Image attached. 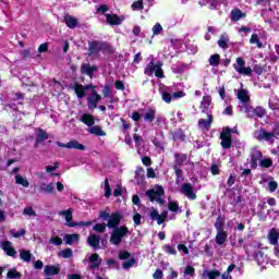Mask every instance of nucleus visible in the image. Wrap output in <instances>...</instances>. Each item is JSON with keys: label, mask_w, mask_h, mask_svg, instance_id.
Segmentation results:
<instances>
[{"label": "nucleus", "mask_w": 279, "mask_h": 279, "mask_svg": "<svg viewBox=\"0 0 279 279\" xmlns=\"http://www.w3.org/2000/svg\"><path fill=\"white\" fill-rule=\"evenodd\" d=\"M64 23L70 29H75V27H77L78 21L75 16L66 14L64 15Z\"/></svg>", "instance_id": "412c9836"}, {"label": "nucleus", "mask_w": 279, "mask_h": 279, "mask_svg": "<svg viewBox=\"0 0 279 279\" xmlns=\"http://www.w3.org/2000/svg\"><path fill=\"white\" fill-rule=\"evenodd\" d=\"M100 265H101V258L99 257V254L94 253L89 257V268L90 269H99Z\"/></svg>", "instance_id": "a211bd4d"}, {"label": "nucleus", "mask_w": 279, "mask_h": 279, "mask_svg": "<svg viewBox=\"0 0 279 279\" xmlns=\"http://www.w3.org/2000/svg\"><path fill=\"white\" fill-rule=\"evenodd\" d=\"M210 104H213V99L210 98V96H204L199 106L201 110L203 112L208 110V108L210 107Z\"/></svg>", "instance_id": "473e14b6"}, {"label": "nucleus", "mask_w": 279, "mask_h": 279, "mask_svg": "<svg viewBox=\"0 0 279 279\" xmlns=\"http://www.w3.org/2000/svg\"><path fill=\"white\" fill-rule=\"evenodd\" d=\"M15 183L20 184L21 186H24V189H27L29 186V181H27L23 175L16 174L15 175Z\"/></svg>", "instance_id": "ea45409f"}, {"label": "nucleus", "mask_w": 279, "mask_h": 279, "mask_svg": "<svg viewBox=\"0 0 279 279\" xmlns=\"http://www.w3.org/2000/svg\"><path fill=\"white\" fill-rule=\"evenodd\" d=\"M101 101V95L97 94V92H94L88 98H87V106L89 110H95L97 108V104Z\"/></svg>", "instance_id": "9d476101"}, {"label": "nucleus", "mask_w": 279, "mask_h": 279, "mask_svg": "<svg viewBox=\"0 0 279 279\" xmlns=\"http://www.w3.org/2000/svg\"><path fill=\"white\" fill-rule=\"evenodd\" d=\"M159 95L161 96V99L165 101V104H171V101L186 97V93L182 90L173 92V87L165 85L159 87Z\"/></svg>", "instance_id": "f257e3e1"}, {"label": "nucleus", "mask_w": 279, "mask_h": 279, "mask_svg": "<svg viewBox=\"0 0 279 279\" xmlns=\"http://www.w3.org/2000/svg\"><path fill=\"white\" fill-rule=\"evenodd\" d=\"M267 238H268L270 245H278L279 230L276 228L270 229Z\"/></svg>", "instance_id": "2eb2a0df"}, {"label": "nucleus", "mask_w": 279, "mask_h": 279, "mask_svg": "<svg viewBox=\"0 0 279 279\" xmlns=\"http://www.w3.org/2000/svg\"><path fill=\"white\" fill-rule=\"evenodd\" d=\"M68 149H78L80 151H84L85 147L77 141L73 140L68 143Z\"/></svg>", "instance_id": "e433bc0d"}, {"label": "nucleus", "mask_w": 279, "mask_h": 279, "mask_svg": "<svg viewBox=\"0 0 279 279\" xmlns=\"http://www.w3.org/2000/svg\"><path fill=\"white\" fill-rule=\"evenodd\" d=\"M8 278H21V272H19L16 269H11L8 271L7 275Z\"/></svg>", "instance_id": "864d4df0"}, {"label": "nucleus", "mask_w": 279, "mask_h": 279, "mask_svg": "<svg viewBox=\"0 0 279 279\" xmlns=\"http://www.w3.org/2000/svg\"><path fill=\"white\" fill-rule=\"evenodd\" d=\"M63 241L66 243V245H73V243H77V241H80V235L77 233L65 234Z\"/></svg>", "instance_id": "bb28decb"}, {"label": "nucleus", "mask_w": 279, "mask_h": 279, "mask_svg": "<svg viewBox=\"0 0 279 279\" xmlns=\"http://www.w3.org/2000/svg\"><path fill=\"white\" fill-rule=\"evenodd\" d=\"M131 8H132V10H143V8H144L143 0H137V1L133 2Z\"/></svg>", "instance_id": "6e6d98bb"}, {"label": "nucleus", "mask_w": 279, "mask_h": 279, "mask_svg": "<svg viewBox=\"0 0 279 279\" xmlns=\"http://www.w3.org/2000/svg\"><path fill=\"white\" fill-rule=\"evenodd\" d=\"M99 241H100V238L99 235H96V234H90L87 238V243L88 245H90V247H97L99 245Z\"/></svg>", "instance_id": "f704fd0d"}, {"label": "nucleus", "mask_w": 279, "mask_h": 279, "mask_svg": "<svg viewBox=\"0 0 279 279\" xmlns=\"http://www.w3.org/2000/svg\"><path fill=\"white\" fill-rule=\"evenodd\" d=\"M11 236L14 239H20V236H25V229H21L20 231L15 232L14 230L10 231Z\"/></svg>", "instance_id": "3c124183"}, {"label": "nucleus", "mask_w": 279, "mask_h": 279, "mask_svg": "<svg viewBox=\"0 0 279 279\" xmlns=\"http://www.w3.org/2000/svg\"><path fill=\"white\" fill-rule=\"evenodd\" d=\"M154 119H156V110L149 109L148 111H146L144 116V121H146L147 123H151Z\"/></svg>", "instance_id": "58836bf2"}, {"label": "nucleus", "mask_w": 279, "mask_h": 279, "mask_svg": "<svg viewBox=\"0 0 279 279\" xmlns=\"http://www.w3.org/2000/svg\"><path fill=\"white\" fill-rule=\"evenodd\" d=\"M119 223H121V215L120 214H112L109 219H108V223L107 226L109 228H117V226H119Z\"/></svg>", "instance_id": "aec40b11"}, {"label": "nucleus", "mask_w": 279, "mask_h": 279, "mask_svg": "<svg viewBox=\"0 0 279 279\" xmlns=\"http://www.w3.org/2000/svg\"><path fill=\"white\" fill-rule=\"evenodd\" d=\"M57 169H60V163L56 161L52 165L46 167V172L50 173L52 177L56 175L58 178L60 173L56 172Z\"/></svg>", "instance_id": "7c9ffc66"}, {"label": "nucleus", "mask_w": 279, "mask_h": 279, "mask_svg": "<svg viewBox=\"0 0 279 279\" xmlns=\"http://www.w3.org/2000/svg\"><path fill=\"white\" fill-rule=\"evenodd\" d=\"M143 219V217L141 216V214H135L133 216V221L135 226H138L141 223V220Z\"/></svg>", "instance_id": "338daca9"}, {"label": "nucleus", "mask_w": 279, "mask_h": 279, "mask_svg": "<svg viewBox=\"0 0 279 279\" xmlns=\"http://www.w3.org/2000/svg\"><path fill=\"white\" fill-rule=\"evenodd\" d=\"M136 263V259L131 258L123 263L122 267L123 269H130V267H134V264Z\"/></svg>", "instance_id": "4d7b16f0"}, {"label": "nucleus", "mask_w": 279, "mask_h": 279, "mask_svg": "<svg viewBox=\"0 0 279 279\" xmlns=\"http://www.w3.org/2000/svg\"><path fill=\"white\" fill-rule=\"evenodd\" d=\"M263 158V153L260 150H255L251 158V165L252 167H258V160Z\"/></svg>", "instance_id": "72a5a7b5"}, {"label": "nucleus", "mask_w": 279, "mask_h": 279, "mask_svg": "<svg viewBox=\"0 0 279 279\" xmlns=\"http://www.w3.org/2000/svg\"><path fill=\"white\" fill-rule=\"evenodd\" d=\"M44 272L46 276H58L60 274V266L47 265L45 266Z\"/></svg>", "instance_id": "4be33fe9"}, {"label": "nucleus", "mask_w": 279, "mask_h": 279, "mask_svg": "<svg viewBox=\"0 0 279 279\" xmlns=\"http://www.w3.org/2000/svg\"><path fill=\"white\" fill-rule=\"evenodd\" d=\"M241 19H245V13H243L239 9H234L231 11V21L236 22L241 21Z\"/></svg>", "instance_id": "2f4dec72"}, {"label": "nucleus", "mask_w": 279, "mask_h": 279, "mask_svg": "<svg viewBox=\"0 0 279 279\" xmlns=\"http://www.w3.org/2000/svg\"><path fill=\"white\" fill-rule=\"evenodd\" d=\"M234 71L240 75L250 76L252 75V68L245 66V60L243 58L238 57L235 59V63L233 64Z\"/></svg>", "instance_id": "423d86ee"}, {"label": "nucleus", "mask_w": 279, "mask_h": 279, "mask_svg": "<svg viewBox=\"0 0 279 279\" xmlns=\"http://www.w3.org/2000/svg\"><path fill=\"white\" fill-rule=\"evenodd\" d=\"M59 215L65 218V225L69 226V228H74L75 223H73L72 208H69L68 210L59 211Z\"/></svg>", "instance_id": "9b49d317"}, {"label": "nucleus", "mask_w": 279, "mask_h": 279, "mask_svg": "<svg viewBox=\"0 0 279 279\" xmlns=\"http://www.w3.org/2000/svg\"><path fill=\"white\" fill-rule=\"evenodd\" d=\"M162 195H165V189L160 185H156L154 189L146 191V197H148L150 202H156L160 206L165 204Z\"/></svg>", "instance_id": "7ed1b4c3"}, {"label": "nucleus", "mask_w": 279, "mask_h": 279, "mask_svg": "<svg viewBox=\"0 0 279 279\" xmlns=\"http://www.w3.org/2000/svg\"><path fill=\"white\" fill-rule=\"evenodd\" d=\"M130 230L125 226L117 227L113 229V232L111 233L110 236V243L112 245H121V241H123V236L128 234Z\"/></svg>", "instance_id": "20e7f679"}, {"label": "nucleus", "mask_w": 279, "mask_h": 279, "mask_svg": "<svg viewBox=\"0 0 279 279\" xmlns=\"http://www.w3.org/2000/svg\"><path fill=\"white\" fill-rule=\"evenodd\" d=\"M97 71V66L90 65L89 63H84L81 66L82 75H88V77L93 78V73Z\"/></svg>", "instance_id": "4468645a"}, {"label": "nucleus", "mask_w": 279, "mask_h": 279, "mask_svg": "<svg viewBox=\"0 0 279 279\" xmlns=\"http://www.w3.org/2000/svg\"><path fill=\"white\" fill-rule=\"evenodd\" d=\"M220 140L221 147H223V149H230V147H232V130H230V128L223 129L220 134Z\"/></svg>", "instance_id": "0eeeda50"}, {"label": "nucleus", "mask_w": 279, "mask_h": 279, "mask_svg": "<svg viewBox=\"0 0 279 279\" xmlns=\"http://www.w3.org/2000/svg\"><path fill=\"white\" fill-rule=\"evenodd\" d=\"M234 71L240 75L250 76L252 75V68L245 66V60L243 58L238 57L235 59V63L233 64Z\"/></svg>", "instance_id": "39448f33"}, {"label": "nucleus", "mask_w": 279, "mask_h": 279, "mask_svg": "<svg viewBox=\"0 0 279 279\" xmlns=\"http://www.w3.org/2000/svg\"><path fill=\"white\" fill-rule=\"evenodd\" d=\"M163 252H166V254H171L172 256H175L178 254V251H175V247L169 244L163 246Z\"/></svg>", "instance_id": "de8ad7c7"}, {"label": "nucleus", "mask_w": 279, "mask_h": 279, "mask_svg": "<svg viewBox=\"0 0 279 279\" xmlns=\"http://www.w3.org/2000/svg\"><path fill=\"white\" fill-rule=\"evenodd\" d=\"M168 208H169V210H171V213H178L180 207H179L178 203L169 202Z\"/></svg>", "instance_id": "13d9d810"}, {"label": "nucleus", "mask_w": 279, "mask_h": 279, "mask_svg": "<svg viewBox=\"0 0 279 279\" xmlns=\"http://www.w3.org/2000/svg\"><path fill=\"white\" fill-rule=\"evenodd\" d=\"M112 195V189H110V183L105 180V197H110Z\"/></svg>", "instance_id": "603ef678"}, {"label": "nucleus", "mask_w": 279, "mask_h": 279, "mask_svg": "<svg viewBox=\"0 0 279 279\" xmlns=\"http://www.w3.org/2000/svg\"><path fill=\"white\" fill-rule=\"evenodd\" d=\"M230 39L228 38V34H222L220 36V39L218 40V46L220 47V49H228V41Z\"/></svg>", "instance_id": "4c0bfd02"}, {"label": "nucleus", "mask_w": 279, "mask_h": 279, "mask_svg": "<svg viewBox=\"0 0 279 279\" xmlns=\"http://www.w3.org/2000/svg\"><path fill=\"white\" fill-rule=\"evenodd\" d=\"M59 256H60L61 258H71V256H73V250H71V248H65V250H63V251H61V252L59 253Z\"/></svg>", "instance_id": "c03bdc74"}, {"label": "nucleus", "mask_w": 279, "mask_h": 279, "mask_svg": "<svg viewBox=\"0 0 279 279\" xmlns=\"http://www.w3.org/2000/svg\"><path fill=\"white\" fill-rule=\"evenodd\" d=\"M106 19L109 25H121L123 21H125V17L123 16L119 17L117 14H107Z\"/></svg>", "instance_id": "dca6fc26"}, {"label": "nucleus", "mask_w": 279, "mask_h": 279, "mask_svg": "<svg viewBox=\"0 0 279 279\" xmlns=\"http://www.w3.org/2000/svg\"><path fill=\"white\" fill-rule=\"evenodd\" d=\"M268 189H269L270 193H274L276 191V189H278V183L276 181H269Z\"/></svg>", "instance_id": "0e129e2a"}, {"label": "nucleus", "mask_w": 279, "mask_h": 279, "mask_svg": "<svg viewBox=\"0 0 279 279\" xmlns=\"http://www.w3.org/2000/svg\"><path fill=\"white\" fill-rule=\"evenodd\" d=\"M95 232H106V223H97L93 227Z\"/></svg>", "instance_id": "5fc2aeb1"}, {"label": "nucleus", "mask_w": 279, "mask_h": 279, "mask_svg": "<svg viewBox=\"0 0 279 279\" xmlns=\"http://www.w3.org/2000/svg\"><path fill=\"white\" fill-rule=\"evenodd\" d=\"M50 243L52 245H62V240H61L60 236L53 235V236L50 238Z\"/></svg>", "instance_id": "bf43d9fd"}, {"label": "nucleus", "mask_w": 279, "mask_h": 279, "mask_svg": "<svg viewBox=\"0 0 279 279\" xmlns=\"http://www.w3.org/2000/svg\"><path fill=\"white\" fill-rule=\"evenodd\" d=\"M72 88L74 89V93L78 99H82V97H84V95H86V88L84 87V85L74 84V85H72Z\"/></svg>", "instance_id": "a878e982"}, {"label": "nucleus", "mask_w": 279, "mask_h": 279, "mask_svg": "<svg viewBox=\"0 0 279 279\" xmlns=\"http://www.w3.org/2000/svg\"><path fill=\"white\" fill-rule=\"evenodd\" d=\"M89 134H95V136H106V132L100 129L99 125H94L88 129Z\"/></svg>", "instance_id": "c9c22d12"}, {"label": "nucleus", "mask_w": 279, "mask_h": 279, "mask_svg": "<svg viewBox=\"0 0 279 279\" xmlns=\"http://www.w3.org/2000/svg\"><path fill=\"white\" fill-rule=\"evenodd\" d=\"M53 189H54L53 183H49L44 187H41V191H45V193H53Z\"/></svg>", "instance_id": "e2e57ef3"}, {"label": "nucleus", "mask_w": 279, "mask_h": 279, "mask_svg": "<svg viewBox=\"0 0 279 279\" xmlns=\"http://www.w3.org/2000/svg\"><path fill=\"white\" fill-rule=\"evenodd\" d=\"M241 112H245V114L250 118V119H254L255 117V109L250 106V105H242L241 107Z\"/></svg>", "instance_id": "cd10ccee"}, {"label": "nucleus", "mask_w": 279, "mask_h": 279, "mask_svg": "<svg viewBox=\"0 0 279 279\" xmlns=\"http://www.w3.org/2000/svg\"><path fill=\"white\" fill-rule=\"evenodd\" d=\"M177 165H184L186 162L187 157L186 155H174Z\"/></svg>", "instance_id": "8fccbe9b"}, {"label": "nucleus", "mask_w": 279, "mask_h": 279, "mask_svg": "<svg viewBox=\"0 0 279 279\" xmlns=\"http://www.w3.org/2000/svg\"><path fill=\"white\" fill-rule=\"evenodd\" d=\"M80 121L88 125V128L95 125V118L88 113H84L81 116Z\"/></svg>", "instance_id": "393cba45"}, {"label": "nucleus", "mask_w": 279, "mask_h": 279, "mask_svg": "<svg viewBox=\"0 0 279 279\" xmlns=\"http://www.w3.org/2000/svg\"><path fill=\"white\" fill-rule=\"evenodd\" d=\"M149 217L153 221H157L158 226H162V222L167 221V217H169V211L159 214L156 208L151 207Z\"/></svg>", "instance_id": "6e6552de"}, {"label": "nucleus", "mask_w": 279, "mask_h": 279, "mask_svg": "<svg viewBox=\"0 0 279 279\" xmlns=\"http://www.w3.org/2000/svg\"><path fill=\"white\" fill-rule=\"evenodd\" d=\"M255 117H259V119L265 117V109L263 107L255 108Z\"/></svg>", "instance_id": "052dcab7"}, {"label": "nucleus", "mask_w": 279, "mask_h": 279, "mask_svg": "<svg viewBox=\"0 0 279 279\" xmlns=\"http://www.w3.org/2000/svg\"><path fill=\"white\" fill-rule=\"evenodd\" d=\"M184 276H195V268L192 266H186L184 270Z\"/></svg>", "instance_id": "680f3d73"}, {"label": "nucleus", "mask_w": 279, "mask_h": 279, "mask_svg": "<svg viewBox=\"0 0 279 279\" xmlns=\"http://www.w3.org/2000/svg\"><path fill=\"white\" fill-rule=\"evenodd\" d=\"M250 44L256 45L258 47V49L263 48V43H260V38L256 34H253L251 36Z\"/></svg>", "instance_id": "79ce46f5"}, {"label": "nucleus", "mask_w": 279, "mask_h": 279, "mask_svg": "<svg viewBox=\"0 0 279 279\" xmlns=\"http://www.w3.org/2000/svg\"><path fill=\"white\" fill-rule=\"evenodd\" d=\"M210 66H217L221 62V57L219 54H211L208 60Z\"/></svg>", "instance_id": "a19ab883"}, {"label": "nucleus", "mask_w": 279, "mask_h": 279, "mask_svg": "<svg viewBox=\"0 0 279 279\" xmlns=\"http://www.w3.org/2000/svg\"><path fill=\"white\" fill-rule=\"evenodd\" d=\"M32 251L29 250H20V258L24 263H32Z\"/></svg>", "instance_id": "c85d7f7f"}, {"label": "nucleus", "mask_w": 279, "mask_h": 279, "mask_svg": "<svg viewBox=\"0 0 279 279\" xmlns=\"http://www.w3.org/2000/svg\"><path fill=\"white\" fill-rule=\"evenodd\" d=\"M221 276V271L219 270H204L203 271V278H208V279H217Z\"/></svg>", "instance_id": "c756f323"}, {"label": "nucleus", "mask_w": 279, "mask_h": 279, "mask_svg": "<svg viewBox=\"0 0 279 279\" xmlns=\"http://www.w3.org/2000/svg\"><path fill=\"white\" fill-rule=\"evenodd\" d=\"M104 49V43L101 41H92L89 43V48H88V56H97L99 51Z\"/></svg>", "instance_id": "f8f14e48"}, {"label": "nucleus", "mask_w": 279, "mask_h": 279, "mask_svg": "<svg viewBox=\"0 0 279 279\" xmlns=\"http://www.w3.org/2000/svg\"><path fill=\"white\" fill-rule=\"evenodd\" d=\"M238 99L241 100L242 106L247 105V101H250V92L247 89H240L238 92Z\"/></svg>", "instance_id": "5701e85b"}, {"label": "nucleus", "mask_w": 279, "mask_h": 279, "mask_svg": "<svg viewBox=\"0 0 279 279\" xmlns=\"http://www.w3.org/2000/svg\"><path fill=\"white\" fill-rule=\"evenodd\" d=\"M154 36H159V34H162V25L160 23H156L151 28Z\"/></svg>", "instance_id": "49530a36"}, {"label": "nucleus", "mask_w": 279, "mask_h": 279, "mask_svg": "<svg viewBox=\"0 0 279 279\" xmlns=\"http://www.w3.org/2000/svg\"><path fill=\"white\" fill-rule=\"evenodd\" d=\"M215 228L217 232H223V218L218 217L216 222H215Z\"/></svg>", "instance_id": "a18cd8bd"}, {"label": "nucleus", "mask_w": 279, "mask_h": 279, "mask_svg": "<svg viewBox=\"0 0 279 279\" xmlns=\"http://www.w3.org/2000/svg\"><path fill=\"white\" fill-rule=\"evenodd\" d=\"M181 193L182 195H185L187 199H197V194L193 191V184L191 183H183L181 185Z\"/></svg>", "instance_id": "1a4fd4ad"}, {"label": "nucleus", "mask_w": 279, "mask_h": 279, "mask_svg": "<svg viewBox=\"0 0 279 279\" xmlns=\"http://www.w3.org/2000/svg\"><path fill=\"white\" fill-rule=\"evenodd\" d=\"M47 138H49V133L43 129H38L36 141H35V147H38V144L44 143V141H47Z\"/></svg>", "instance_id": "6ab92c4d"}, {"label": "nucleus", "mask_w": 279, "mask_h": 279, "mask_svg": "<svg viewBox=\"0 0 279 279\" xmlns=\"http://www.w3.org/2000/svg\"><path fill=\"white\" fill-rule=\"evenodd\" d=\"M210 125H213V114L207 113V119L198 120L199 130H210Z\"/></svg>", "instance_id": "ddd939ff"}, {"label": "nucleus", "mask_w": 279, "mask_h": 279, "mask_svg": "<svg viewBox=\"0 0 279 279\" xmlns=\"http://www.w3.org/2000/svg\"><path fill=\"white\" fill-rule=\"evenodd\" d=\"M226 241H228V233L226 231H217V234H216L217 245H226Z\"/></svg>", "instance_id": "b1692460"}, {"label": "nucleus", "mask_w": 279, "mask_h": 279, "mask_svg": "<svg viewBox=\"0 0 279 279\" xmlns=\"http://www.w3.org/2000/svg\"><path fill=\"white\" fill-rule=\"evenodd\" d=\"M24 217H28V219H32V217H36V211L32 207H25L23 210Z\"/></svg>", "instance_id": "37998d69"}, {"label": "nucleus", "mask_w": 279, "mask_h": 279, "mask_svg": "<svg viewBox=\"0 0 279 279\" xmlns=\"http://www.w3.org/2000/svg\"><path fill=\"white\" fill-rule=\"evenodd\" d=\"M144 73L145 75H148V77L156 75L159 80H165L162 63L161 62L154 63V59H151V61L146 65Z\"/></svg>", "instance_id": "f03ea898"}, {"label": "nucleus", "mask_w": 279, "mask_h": 279, "mask_svg": "<svg viewBox=\"0 0 279 279\" xmlns=\"http://www.w3.org/2000/svg\"><path fill=\"white\" fill-rule=\"evenodd\" d=\"M259 165H260V167L268 169V167H271V165H274V161H271V159H269V158H265V159L259 160Z\"/></svg>", "instance_id": "09e8293b"}, {"label": "nucleus", "mask_w": 279, "mask_h": 279, "mask_svg": "<svg viewBox=\"0 0 279 279\" xmlns=\"http://www.w3.org/2000/svg\"><path fill=\"white\" fill-rule=\"evenodd\" d=\"M174 173L177 175V183L180 182V179L182 178V170L174 166Z\"/></svg>", "instance_id": "69168bd1"}, {"label": "nucleus", "mask_w": 279, "mask_h": 279, "mask_svg": "<svg viewBox=\"0 0 279 279\" xmlns=\"http://www.w3.org/2000/svg\"><path fill=\"white\" fill-rule=\"evenodd\" d=\"M210 171L214 175H219V173H220L219 166L213 165L210 168Z\"/></svg>", "instance_id": "774afa93"}, {"label": "nucleus", "mask_w": 279, "mask_h": 279, "mask_svg": "<svg viewBox=\"0 0 279 279\" xmlns=\"http://www.w3.org/2000/svg\"><path fill=\"white\" fill-rule=\"evenodd\" d=\"M1 247L8 256H12V257L16 256V250L13 248L12 242L10 241L2 242Z\"/></svg>", "instance_id": "f3484780"}]
</instances>
